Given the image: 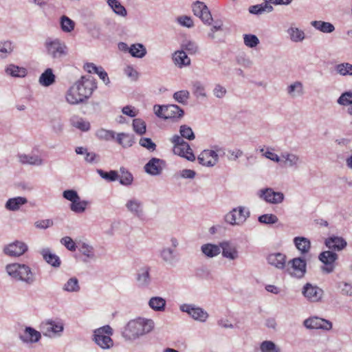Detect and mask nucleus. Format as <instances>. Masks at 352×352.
Masks as SVG:
<instances>
[{
	"label": "nucleus",
	"instance_id": "nucleus-1",
	"mask_svg": "<svg viewBox=\"0 0 352 352\" xmlns=\"http://www.w3.org/2000/svg\"><path fill=\"white\" fill-rule=\"evenodd\" d=\"M154 327L152 319L138 318L127 322L122 331V336L126 341H134L152 331Z\"/></svg>",
	"mask_w": 352,
	"mask_h": 352
},
{
	"label": "nucleus",
	"instance_id": "nucleus-2",
	"mask_svg": "<svg viewBox=\"0 0 352 352\" xmlns=\"http://www.w3.org/2000/svg\"><path fill=\"white\" fill-rule=\"evenodd\" d=\"M8 274L14 280L32 285L36 280V276L30 265L24 263H14L6 266Z\"/></svg>",
	"mask_w": 352,
	"mask_h": 352
},
{
	"label": "nucleus",
	"instance_id": "nucleus-3",
	"mask_svg": "<svg viewBox=\"0 0 352 352\" xmlns=\"http://www.w3.org/2000/svg\"><path fill=\"white\" fill-rule=\"evenodd\" d=\"M45 54L54 62H60L68 54V48L59 38H47L44 43Z\"/></svg>",
	"mask_w": 352,
	"mask_h": 352
},
{
	"label": "nucleus",
	"instance_id": "nucleus-4",
	"mask_svg": "<svg viewBox=\"0 0 352 352\" xmlns=\"http://www.w3.org/2000/svg\"><path fill=\"white\" fill-rule=\"evenodd\" d=\"M113 333V329L109 325H104L94 331L92 340L100 348L109 349L113 346L111 338Z\"/></svg>",
	"mask_w": 352,
	"mask_h": 352
},
{
	"label": "nucleus",
	"instance_id": "nucleus-5",
	"mask_svg": "<svg viewBox=\"0 0 352 352\" xmlns=\"http://www.w3.org/2000/svg\"><path fill=\"white\" fill-rule=\"evenodd\" d=\"M170 140L173 144V151L174 154L190 162H193L195 160V156L192 153L190 144L184 141L179 135H174Z\"/></svg>",
	"mask_w": 352,
	"mask_h": 352
},
{
	"label": "nucleus",
	"instance_id": "nucleus-6",
	"mask_svg": "<svg viewBox=\"0 0 352 352\" xmlns=\"http://www.w3.org/2000/svg\"><path fill=\"white\" fill-rule=\"evenodd\" d=\"M250 210L244 206H238L228 212L224 217V221L228 224L234 226H242L250 217Z\"/></svg>",
	"mask_w": 352,
	"mask_h": 352
},
{
	"label": "nucleus",
	"instance_id": "nucleus-7",
	"mask_svg": "<svg viewBox=\"0 0 352 352\" xmlns=\"http://www.w3.org/2000/svg\"><path fill=\"white\" fill-rule=\"evenodd\" d=\"M179 310L199 322H206L209 318L208 313L204 308L193 303H183L179 305Z\"/></svg>",
	"mask_w": 352,
	"mask_h": 352
},
{
	"label": "nucleus",
	"instance_id": "nucleus-8",
	"mask_svg": "<svg viewBox=\"0 0 352 352\" xmlns=\"http://www.w3.org/2000/svg\"><path fill=\"white\" fill-rule=\"evenodd\" d=\"M256 195L261 200L273 205L281 204L285 199V195L283 192L275 191L270 187L258 190L256 192Z\"/></svg>",
	"mask_w": 352,
	"mask_h": 352
},
{
	"label": "nucleus",
	"instance_id": "nucleus-9",
	"mask_svg": "<svg viewBox=\"0 0 352 352\" xmlns=\"http://www.w3.org/2000/svg\"><path fill=\"white\" fill-rule=\"evenodd\" d=\"M124 207L126 210L133 217L142 219L144 217V202L136 197H132L126 199Z\"/></svg>",
	"mask_w": 352,
	"mask_h": 352
},
{
	"label": "nucleus",
	"instance_id": "nucleus-10",
	"mask_svg": "<svg viewBox=\"0 0 352 352\" xmlns=\"http://www.w3.org/2000/svg\"><path fill=\"white\" fill-rule=\"evenodd\" d=\"M306 261L300 257L294 258L288 262L287 272L293 277L300 278L306 273Z\"/></svg>",
	"mask_w": 352,
	"mask_h": 352
},
{
	"label": "nucleus",
	"instance_id": "nucleus-11",
	"mask_svg": "<svg viewBox=\"0 0 352 352\" xmlns=\"http://www.w3.org/2000/svg\"><path fill=\"white\" fill-rule=\"evenodd\" d=\"M73 86L87 100L93 93V91L96 88V84L93 78L82 76L80 80L76 81Z\"/></svg>",
	"mask_w": 352,
	"mask_h": 352
},
{
	"label": "nucleus",
	"instance_id": "nucleus-12",
	"mask_svg": "<svg viewBox=\"0 0 352 352\" xmlns=\"http://www.w3.org/2000/svg\"><path fill=\"white\" fill-rule=\"evenodd\" d=\"M221 150L218 146H214V150L205 149L201 152L197 157L200 164L207 167H212L217 164L219 161L217 152Z\"/></svg>",
	"mask_w": 352,
	"mask_h": 352
},
{
	"label": "nucleus",
	"instance_id": "nucleus-13",
	"mask_svg": "<svg viewBox=\"0 0 352 352\" xmlns=\"http://www.w3.org/2000/svg\"><path fill=\"white\" fill-rule=\"evenodd\" d=\"M43 334L50 338L59 337L64 330L63 322L50 320L42 325Z\"/></svg>",
	"mask_w": 352,
	"mask_h": 352
},
{
	"label": "nucleus",
	"instance_id": "nucleus-14",
	"mask_svg": "<svg viewBox=\"0 0 352 352\" xmlns=\"http://www.w3.org/2000/svg\"><path fill=\"white\" fill-rule=\"evenodd\" d=\"M192 12L201 21L208 25H210L213 20L210 11L207 6L201 1H196L192 4Z\"/></svg>",
	"mask_w": 352,
	"mask_h": 352
},
{
	"label": "nucleus",
	"instance_id": "nucleus-15",
	"mask_svg": "<svg viewBox=\"0 0 352 352\" xmlns=\"http://www.w3.org/2000/svg\"><path fill=\"white\" fill-rule=\"evenodd\" d=\"M303 325L307 329H322L329 331L332 323L329 320L317 316L309 317L303 322Z\"/></svg>",
	"mask_w": 352,
	"mask_h": 352
},
{
	"label": "nucleus",
	"instance_id": "nucleus-16",
	"mask_svg": "<svg viewBox=\"0 0 352 352\" xmlns=\"http://www.w3.org/2000/svg\"><path fill=\"white\" fill-rule=\"evenodd\" d=\"M302 294L307 300L317 302L321 300L324 292L319 287L308 283L303 286Z\"/></svg>",
	"mask_w": 352,
	"mask_h": 352
},
{
	"label": "nucleus",
	"instance_id": "nucleus-17",
	"mask_svg": "<svg viewBox=\"0 0 352 352\" xmlns=\"http://www.w3.org/2000/svg\"><path fill=\"white\" fill-rule=\"evenodd\" d=\"M28 250V245L21 241H15L6 245L3 252L10 256L19 257L25 253Z\"/></svg>",
	"mask_w": 352,
	"mask_h": 352
},
{
	"label": "nucleus",
	"instance_id": "nucleus-18",
	"mask_svg": "<svg viewBox=\"0 0 352 352\" xmlns=\"http://www.w3.org/2000/svg\"><path fill=\"white\" fill-rule=\"evenodd\" d=\"M151 267L144 266L138 270L136 274L137 286L141 289L148 288L151 283V276L150 274Z\"/></svg>",
	"mask_w": 352,
	"mask_h": 352
},
{
	"label": "nucleus",
	"instance_id": "nucleus-19",
	"mask_svg": "<svg viewBox=\"0 0 352 352\" xmlns=\"http://www.w3.org/2000/svg\"><path fill=\"white\" fill-rule=\"evenodd\" d=\"M222 256L229 261H235L239 258L238 248L228 241L221 242Z\"/></svg>",
	"mask_w": 352,
	"mask_h": 352
},
{
	"label": "nucleus",
	"instance_id": "nucleus-20",
	"mask_svg": "<svg viewBox=\"0 0 352 352\" xmlns=\"http://www.w3.org/2000/svg\"><path fill=\"white\" fill-rule=\"evenodd\" d=\"M285 167L297 169L302 163L300 156L296 153L284 151L280 154V162Z\"/></svg>",
	"mask_w": 352,
	"mask_h": 352
},
{
	"label": "nucleus",
	"instance_id": "nucleus-21",
	"mask_svg": "<svg viewBox=\"0 0 352 352\" xmlns=\"http://www.w3.org/2000/svg\"><path fill=\"white\" fill-rule=\"evenodd\" d=\"M160 257L166 264L175 266L179 261L176 251L170 247H164L160 251Z\"/></svg>",
	"mask_w": 352,
	"mask_h": 352
},
{
	"label": "nucleus",
	"instance_id": "nucleus-22",
	"mask_svg": "<svg viewBox=\"0 0 352 352\" xmlns=\"http://www.w3.org/2000/svg\"><path fill=\"white\" fill-rule=\"evenodd\" d=\"M165 162L163 160L153 157L144 166V170L151 175H158L161 173Z\"/></svg>",
	"mask_w": 352,
	"mask_h": 352
},
{
	"label": "nucleus",
	"instance_id": "nucleus-23",
	"mask_svg": "<svg viewBox=\"0 0 352 352\" xmlns=\"http://www.w3.org/2000/svg\"><path fill=\"white\" fill-rule=\"evenodd\" d=\"M286 256L280 252L269 254L266 258L269 265L278 270H284L286 267Z\"/></svg>",
	"mask_w": 352,
	"mask_h": 352
},
{
	"label": "nucleus",
	"instance_id": "nucleus-24",
	"mask_svg": "<svg viewBox=\"0 0 352 352\" xmlns=\"http://www.w3.org/2000/svg\"><path fill=\"white\" fill-rule=\"evenodd\" d=\"M325 245L329 249L335 251H342L347 245L346 240L337 236H331L325 239Z\"/></svg>",
	"mask_w": 352,
	"mask_h": 352
},
{
	"label": "nucleus",
	"instance_id": "nucleus-25",
	"mask_svg": "<svg viewBox=\"0 0 352 352\" xmlns=\"http://www.w3.org/2000/svg\"><path fill=\"white\" fill-rule=\"evenodd\" d=\"M41 338V334L31 327H26L23 333L20 336L21 340L24 343H35Z\"/></svg>",
	"mask_w": 352,
	"mask_h": 352
},
{
	"label": "nucleus",
	"instance_id": "nucleus-26",
	"mask_svg": "<svg viewBox=\"0 0 352 352\" xmlns=\"http://www.w3.org/2000/svg\"><path fill=\"white\" fill-rule=\"evenodd\" d=\"M43 260L54 267H59L61 264L60 259L58 255L53 253L50 248H45L39 251Z\"/></svg>",
	"mask_w": 352,
	"mask_h": 352
},
{
	"label": "nucleus",
	"instance_id": "nucleus-27",
	"mask_svg": "<svg viewBox=\"0 0 352 352\" xmlns=\"http://www.w3.org/2000/svg\"><path fill=\"white\" fill-rule=\"evenodd\" d=\"M173 63L179 68L188 67L190 65L191 60L186 53L183 50H177L172 54Z\"/></svg>",
	"mask_w": 352,
	"mask_h": 352
},
{
	"label": "nucleus",
	"instance_id": "nucleus-28",
	"mask_svg": "<svg viewBox=\"0 0 352 352\" xmlns=\"http://www.w3.org/2000/svg\"><path fill=\"white\" fill-rule=\"evenodd\" d=\"M28 203L27 198L24 197H14L12 198H9L6 204L5 208L8 211L10 212H16L19 211L21 208Z\"/></svg>",
	"mask_w": 352,
	"mask_h": 352
},
{
	"label": "nucleus",
	"instance_id": "nucleus-29",
	"mask_svg": "<svg viewBox=\"0 0 352 352\" xmlns=\"http://www.w3.org/2000/svg\"><path fill=\"white\" fill-rule=\"evenodd\" d=\"M201 252L206 258L216 257L221 253V243L219 245L211 243L203 244L201 246Z\"/></svg>",
	"mask_w": 352,
	"mask_h": 352
},
{
	"label": "nucleus",
	"instance_id": "nucleus-30",
	"mask_svg": "<svg viewBox=\"0 0 352 352\" xmlns=\"http://www.w3.org/2000/svg\"><path fill=\"white\" fill-rule=\"evenodd\" d=\"M19 161L23 164H29L32 166H41L43 164V160L41 156L30 153V154H19Z\"/></svg>",
	"mask_w": 352,
	"mask_h": 352
},
{
	"label": "nucleus",
	"instance_id": "nucleus-31",
	"mask_svg": "<svg viewBox=\"0 0 352 352\" xmlns=\"http://www.w3.org/2000/svg\"><path fill=\"white\" fill-rule=\"evenodd\" d=\"M165 111V120L172 119L177 120L181 119L184 115V110L177 104H167Z\"/></svg>",
	"mask_w": 352,
	"mask_h": 352
},
{
	"label": "nucleus",
	"instance_id": "nucleus-32",
	"mask_svg": "<svg viewBox=\"0 0 352 352\" xmlns=\"http://www.w3.org/2000/svg\"><path fill=\"white\" fill-rule=\"evenodd\" d=\"M72 85L67 91L65 98L68 103L72 105L83 102L86 99Z\"/></svg>",
	"mask_w": 352,
	"mask_h": 352
},
{
	"label": "nucleus",
	"instance_id": "nucleus-33",
	"mask_svg": "<svg viewBox=\"0 0 352 352\" xmlns=\"http://www.w3.org/2000/svg\"><path fill=\"white\" fill-rule=\"evenodd\" d=\"M296 249L302 254H307L311 249V241L305 236H296L293 239Z\"/></svg>",
	"mask_w": 352,
	"mask_h": 352
},
{
	"label": "nucleus",
	"instance_id": "nucleus-34",
	"mask_svg": "<svg viewBox=\"0 0 352 352\" xmlns=\"http://www.w3.org/2000/svg\"><path fill=\"white\" fill-rule=\"evenodd\" d=\"M56 76L51 68L46 69L38 78L39 84L43 87H50L55 82Z\"/></svg>",
	"mask_w": 352,
	"mask_h": 352
},
{
	"label": "nucleus",
	"instance_id": "nucleus-35",
	"mask_svg": "<svg viewBox=\"0 0 352 352\" xmlns=\"http://www.w3.org/2000/svg\"><path fill=\"white\" fill-rule=\"evenodd\" d=\"M311 25L316 30L324 34H330L335 31V26L330 22L323 21H312Z\"/></svg>",
	"mask_w": 352,
	"mask_h": 352
},
{
	"label": "nucleus",
	"instance_id": "nucleus-36",
	"mask_svg": "<svg viewBox=\"0 0 352 352\" xmlns=\"http://www.w3.org/2000/svg\"><path fill=\"white\" fill-rule=\"evenodd\" d=\"M148 305L152 310L162 312L165 310L166 301L165 298L162 297L153 296L149 299Z\"/></svg>",
	"mask_w": 352,
	"mask_h": 352
},
{
	"label": "nucleus",
	"instance_id": "nucleus-37",
	"mask_svg": "<svg viewBox=\"0 0 352 352\" xmlns=\"http://www.w3.org/2000/svg\"><path fill=\"white\" fill-rule=\"evenodd\" d=\"M62 290L67 293H78L80 290L78 279L75 277L69 278L62 286Z\"/></svg>",
	"mask_w": 352,
	"mask_h": 352
},
{
	"label": "nucleus",
	"instance_id": "nucleus-38",
	"mask_svg": "<svg viewBox=\"0 0 352 352\" xmlns=\"http://www.w3.org/2000/svg\"><path fill=\"white\" fill-rule=\"evenodd\" d=\"M5 72L7 75L15 78H23L27 75V69L25 67L14 64L8 65L5 69Z\"/></svg>",
	"mask_w": 352,
	"mask_h": 352
},
{
	"label": "nucleus",
	"instance_id": "nucleus-39",
	"mask_svg": "<svg viewBox=\"0 0 352 352\" xmlns=\"http://www.w3.org/2000/svg\"><path fill=\"white\" fill-rule=\"evenodd\" d=\"M248 10L250 13L252 14L259 15L265 12H271L273 10V7L265 0L264 2L261 4L250 6Z\"/></svg>",
	"mask_w": 352,
	"mask_h": 352
},
{
	"label": "nucleus",
	"instance_id": "nucleus-40",
	"mask_svg": "<svg viewBox=\"0 0 352 352\" xmlns=\"http://www.w3.org/2000/svg\"><path fill=\"white\" fill-rule=\"evenodd\" d=\"M287 93L291 98H297L304 94L303 85L300 81H295L287 87Z\"/></svg>",
	"mask_w": 352,
	"mask_h": 352
},
{
	"label": "nucleus",
	"instance_id": "nucleus-41",
	"mask_svg": "<svg viewBox=\"0 0 352 352\" xmlns=\"http://www.w3.org/2000/svg\"><path fill=\"white\" fill-rule=\"evenodd\" d=\"M290 40L294 43H300L305 38V34L303 30L296 27H290L287 30Z\"/></svg>",
	"mask_w": 352,
	"mask_h": 352
},
{
	"label": "nucleus",
	"instance_id": "nucleus-42",
	"mask_svg": "<svg viewBox=\"0 0 352 352\" xmlns=\"http://www.w3.org/2000/svg\"><path fill=\"white\" fill-rule=\"evenodd\" d=\"M89 201L87 200H82L79 197L75 201L70 204V210L76 214H82L85 212L87 207L89 205Z\"/></svg>",
	"mask_w": 352,
	"mask_h": 352
},
{
	"label": "nucleus",
	"instance_id": "nucleus-43",
	"mask_svg": "<svg viewBox=\"0 0 352 352\" xmlns=\"http://www.w3.org/2000/svg\"><path fill=\"white\" fill-rule=\"evenodd\" d=\"M78 250L80 253L84 256H85L88 260H96L95 250L91 245L83 242L81 244H80Z\"/></svg>",
	"mask_w": 352,
	"mask_h": 352
},
{
	"label": "nucleus",
	"instance_id": "nucleus-44",
	"mask_svg": "<svg viewBox=\"0 0 352 352\" xmlns=\"http://www.w3.org/2000/svg\"><path fill=\"white\" fill-rule=\"evenodd\" d=\"M70 124L82 131H88L90 129V123L77 116H74L70 118Z\"/></svg>",
	"mask_w": 352,
	"mask_h": 352
},
{
	"label": "nucleus",
	"instance_id": "nucleus-45",
	"mask_svg": "<svg viewBox=\"0 0 352 352\" xmlns=\"http://www.w3.org/2000/svg\"><path fill=\"white\" fill-rule=\"evenodd\" d=\"M129 52L133 57L142 58L146 56L147 51L143 44L135 43L129 47Z\"/></svg>",
	"mask_w": 352,
	"mask_h": 352
},
{
	"label": "nucleus",
	"instance_id": "nucleus-46",
	"mask_svg": "<svg viewBox=\"0 0 352 352\" xmlns=\"http://www.w3.org/2000/svg\"><path fill=\"white\" fill-rule=\"evenodd\" d=\"M116 142L123 148L131 147L134 143L133 136L129 133H120L116 135Z\"/></svg>",
	"mask_w": 352,
	"mask_h": 352
},
{
	"label": "nucleus",
	"instance_id": "nucleus-47",
	"mask_svg": "<svg viewBox=\"0 0 352 352\" xmlns=\"http://www.w3.org/2000/svg\"><path fill=\"white\" fill-rule=\"evenodd\" d=\"M107 3L116 14L122 17H125L127 15L126 8L118 0H107Z\"/></svg>",
	"mask_w": 352,
	"mask_h": 352
},
{
	"label": "nucleus",
	"instance_id": "nucleus-48",
	"mask_svg": "<svg viewBox=\"0 0 352 352\" xmlns=\"http://www.w3.org/2000/svg\"><path fill=\"white\" fill-rule=\"evenodd\" d=\"M14 50L13 42L10 40L0 41V57L6 58L11 54Z\"/></svg>",
	"mask_w": 352,
	"mask_h": 352
},
{
	"label": "nucleus",
	"instance_id": "nucleus-49",
	"mask_svg": "<svg viewBox=\"0 0 352 352\" xmlns=\"http://www.w3.org/2000/svg\"><path fill=\"white\" fill-rule=\"evenodd\" d=\"M192 91L197 98H204L207 96L204 85L199 80H195L192 82Z\"/></svg>",
	"mask_w": 352,
	"mask_h": 352
},
{
	"label": "nucleus",
	"instance_id": "nucleus-50",
	"mask_svg": "<svg viewBox=\"0 0 352 352\" xmlns=\"http://www.w3.org/2000/svg\"><path fill=\"white\" fill-rule=\"evenodd\" d=\"M120 173L118 177L120 184L126 186L131 185L133 181L132 174L124 167L120 168Z\"/></svg>",
	"mask_w": 352,
	"mask_h": 352
},
{
	"label": "nucleus",
	"instance_id": "nucleus-51",
	"mask_svg": "<svg viewBox=\"0 0 352 352\" xmlns=\"http://www.w3.org/2000/svg\"><path fill=\"white\" fill-rule=\"evenodd\" d=\"M334 69L336 72L342 76H352V64L349 63L337 64Z\"/></svg>",
	"mask_w": 352,
	"mask_h": 352
},
{
	"label": "nucleus",
	"instance_id": "nucleus-52",
	"mask_svg": "<svg viewBox=\"0 0 352 352\" xmlns=\"http://www.w3.org/2000/svg\"><path fill=\"white\" fill-rule=\"evenodd\" d=\"M338 254L332 251H324L319 254V260L324 264L334 263L338 259Z\"/></svg>",
	"mask_w": 352,
	"mask_h": 352
},
{
	"label": "nucleus",
	"instance_id": "nucleus-53",
	"mask_svg": "<svg viewBox=\"0 0 352 352\" xmlns=\"http://www.w3.org/2000/svg\"><path fill=\"white\" fill-rule=\"evenodd\" d=\"M96 136L101 140L110 141L116 138V133L111 130L99 129L96 132Z\"/></svg>",
	"mask_w": 352,
	"mask_h": 352
},
{
	"label": "nucleus",
	"instance_id": "nucleus-54",
	"mask_svg": "<svg viewBox=\"0 0 352 352\" xmlns=\"http://www.w3.org/2000/svg\"><path fill=\"white\" fill-rule=\"evenodd\" d=\"M133 131L138 135H142L146 131V122L141 118H135L132 122Z\"/></svg>",
	"mask_w": 352,
	"mask_h": 352
},
{
	"label": "nucleus",
	"instance_id": "nucleus-55",
	"mask_svg": "<svg viewBox=\"0 0 352 352\" xmlns=\"http://www.w3.org/2000/svg\"><path fill=\"white\" fill-rule=\"evenodd\" d=\"M274 148L272 147H267L266 150L264 148H261L259 149V151L262 153L263 156H264L265 158L276 162V163H280V156L278 155L275 153L273 152Z\"/></svg>",
	"mask_w": 352,
	"mask_h": 352
},
{
	"label": "nucleus",
	"instance_id": "nucleus-56",
	"mask_svg": "<svg viewBox=\"0 0 352 352\" xmlns=\"http://www.w3.org/2000/svg\"><path fill=\"white\" fill-rule=\"evenodd\" d=\"M260 350L261 352H280V349L274 342L265 340L261 343Z\"/></svg>",
	"mask_w": 352,
	"mask_h": 352
},
{
	"label": "nucleus",
	"instance_id": "nucleus-57",
	"mask_svg": "<svg viewBox=\"0 0 352 352\" xmlns=\"http://www.w3.org/2000/svg\"><path fill=\"white\" fill-rule=\"evenodd\" d=\"M173 97L176 102L182 104H186L190 98V92L188 90L182 89L175 92Z\"/></svg>",
	"mask_w": 352,
	"mask_h": 352
},
{
	"label": "nucleus",
	"instance_id": "nucleus-58",
	"mask_svg": "<svg viewBox=\"0 0 352 352\" xmlns=\"http://www.w3.org/2000/svg\"><path fill=\"white\" fill-rule=\"evenodd\" d=\"M337 103L340 106L350 107L352 105V91L343 92L337 100Z\"/></svg>",
	"mask_w": 352,
	"mask_h": 352
},
{
	"label": "nucleus",
	"instance_id": "nucleus-59",
	"mask_svg": "<svg viewBox=\"0 0 352 352\" xmlns=\"http://www.w3.org/2000/svg\"><path fill=\"white\" fill-rule=\"evenodd\" d=\"M180 137L184 140H193L195 138V133L191 127L186 124L181 125L179 127Z\"/></svg>",
	"mask_w": 352,
	"mask_h": 352
},
{
	"label": "nucleus",
	"instance_id": "nucleus-60",
	"mask_svg": "<svg viewBox=\"0 0 352 352\" xmlns=\"http://www.w3.org/2000/svg\"><path fill=\"white\" fill-rule=\"evenodd\" d=\"M243 43L248 47L254 48L259 44V39L254 34H243Z\"/></svg>",
	"mask_w": 352,
	"mask_h": 352
},
{
	"label": "nucleus",
	"instance_id": "nucleus-61",
	"mask_svg": "<svg viewBox=\"0 0 352 352\" xmlns=\"http://www.w3.org/2000/svg\"><path fill=\"white\" fill-rule=\"evenodd\" d=\"M97 172L102 179L109 182H115L118 180L119 177V174L116 170L105 172L101 169H98Z\"/></svg>",
	"mask_w": 352,
	"mask_h": 352
},
{
	"label": "nucleus",
	"instance_id": "nucleus-62",
	"mask_svg": "<svg viewBox=\"0 0 352 352\" xmlns=\"http://www.w3.org/2000/svg\"><path fill=\"white\" fill-rule=\"evenodd\" d=\"M74 22L66 16L60 18V27L64 32H71L74 29Z\"/></svg>",
	"mask_w": 352,
	"mask_h": 352
},
{
	"label": "nucleus",
	"instance_id": "nucleus-63",
	"mask_svg": "<svg viewBox=\"0 0 352 352\" xmlns=\"http://www.w3.org/2000/svg\"><path fill=\"white\" fill-rule=\"evenodd\" d=\"M182 48L184 51H187L190 54H195L198 52L199 47L197 44L190 40H185L182 43Z\"/></svg>",
	"mask_w": 352,
	"mask_h": 352
},
{
	"label": "nucleus",
	"instance_id": "nucleus-64",
	"mask_svg": "<svg viewBox=\"0 0 352 352\" xmlns=\"http://www.w3.org/2000/svg\"><path fill=\"white\" fill-rule=\"evenodd\" d=\"M258 221L263 224H274L278 221V218L274 214H265L258 217Z\"/></svg>",
	"mask_w": 352,
	"mask_h": 352
}]
</instances>
